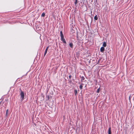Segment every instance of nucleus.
<instances>
[{
    "label": "nucleus",
    "mask_w": 134,
    "mask_h": 134,
    "mask_svg": "<svg viewBox=\"0 0 134 134\" xmlns=\"http://www.w3.org/2000/svg\"><path fill=\"white\" fill-rule=\"evenodd\" d=\"M20 90L21 91L20 95L21 98V100H23L24 99V92L21 90V88H20Z\"/></svg>",
    "instance_id": "obj_1"
},
{
    "label": "nucleus",
    "mask_w": 134,
    "mask_h": 134,
    "mask_svg": "<svg viewBox=\"0 0 134 134\" xmlns=\"http://www.w3.org/2000/svg\"><path fill=\"white\" fill-rule=\"evenodd\" d=\"M61 40L65 44L66 43V42L65 41V39H64V37L62 38H61Z\"/></svg>",
    "instance_id": "obj_2"
},
{
    "label": "nucleus",
    "mask_w": 134,
    "mask_h": 134,
    "mask_svg": "<svg viewBox=\"0 0 134 134\" xmlns=\"http://www.w3.org/2000/svg\"><path fill=\"white\" fill-rule=\"evenodd\" d=\"M105 50V48L104 47H101L100 48V51L102 52L103 53Z\"/></svg>",
    "instance_id": "obj_3"
},
{
    "label": "nucleus",
    "mask_w": 134,
    "mask_h": 134,
    "mask_svg": "<svg viewBox=\"0 0 134 134\" xmlns=\"http://www.w3.org/2000/svg\"><path fill=\"white\" fill-rule=\"evenodd\" d=\"M83 83H82L81 84L80 86H79V88H80L81 89V90H82V88H83Z\"/></svg>",
    "instance_id": "obj_4"
},
{
    "label": "nucleus",
    "mask_w": 134,
    "mask_h": 134,
    "mask_svg": "<svg viewBox=\"0 0 134 134\" xmlns=\"http://www.w3.org/2000/svg\"><path fill=\"white\" fill-rule=\"evenodd\" d=\"M60 36H61V38L64 37V35L62 33V31H61L60 32Z\"/></svg>",
    "instance_id": "obj_5"
},
{
    "label": "nucleus",
    "mask_w": 134,
    "mask_h": 134,
    "mask_svg": "<svg viewBox=\"0 0 134 134\" xmlns=\"http://www.w3.org/2000/svg\"><path fill=\"white\" fill-rule=\"evenodd\" d=\"M80 77L81 78V81L82 82H83V81L84 80L85 78L83 76L81 77L80 76Z\"/></svg>",
    "instance_id": "obj_6"
},
{
    "label": "nucleus",
    "mask_w": 134,
    "mask_h": 134,
    "mask_svg": "<svg viewBox=\"0 0 134 134\" xmlns=\"http://www.w3.org/2000/svg\"><path fill=\"white\" fill-rule=\"evenodd\" d=\"M111 128L109 127L108 129V134H111Z\"/></svg>",
    "instance_id": "obj_7"
},
{
    "label": "nucleus",
    "mask_w": 134,
    "mask_h": 134,
    "mask_svg": "<svg viewBox=\"0 0 134 134\" xmlns=\"http://www.w3.org/2000/svg\"><path fill=\"white\" fill-rule=\"evenodd\" d=\"M70 47L71 48H72L73 47V44L72 43H69V44Z\"/></svg>",
    "instance_id": "obj_8"
},
{
    "label": "nucleus",
    "mask_w": 134,
    "mask_h": 134,
    "mask_svg": "<svg viewBox=\"0 0 134 134\" xmlns=\"http://www.w3.org/2000/svg\"><path fill=\"white\" fill-rule=\"evenodd\" d=\"M94 19L95 20H97L98 19V18L97 15H96L94 16Z\"/></svg>",
    "instance_id": "obj_9"
},
{
    "label": "nucleus",
    "mask_w": 134,
    "mask_h": 134,
    "mask_svg": "<svg viewBox=\"0 0 134 134\" xmlns=\"http://www.w3.org/2000/svg\"><path fill=\"white\" fill-rule=\"evenodd\" d=\"M103 47H105L106 46V44L105 42H104L103 43Z\"/></svg>",
    "instance_id": "obj_10"
},
{
    "label": "nucleus",
    "mask_w": 134,
    "mask_h": 134,
    "mask_svg": "<svg viewBox=\"0 0 134 134\" xmlns=\"http://www.w3.org/2000/svg\"><path fill=\"white\" fill-rule=\"evenodd\" d=\"M47 51H48V50H47V49H45V51L44 52V56H45L46 54L47 53Z\"/></svg>",
    "instance_id": "obj_11"
},
{
    "label": "nucleus",
    "mask_w": 134,
    "mask_h": 134,
    "mask_svg": "<svg viewBox=\"0 0 134 134\" xmlns=\"http://www.w3.org/2000/svg\"><path fill=\"white\" fill-rule=\"evenodd\" d=\"M100 87H99L97 91V93H99L100 92Z\"/></svg>",
    "instance_id": "obj_12"
},
{
    "label": "nucleus",
    "mask_w": 134,
    "mask_h": 134,
    "mask_svg": "<svg viewBox=\"0 0 134 134\" xmlns=\"http://www.w3.org/2000/svg\"><path fill=\"white\" fill-rule=\"evenodd\" d=\"M74 93H75V95H76L77 93V90H74Z\"/></svg>",
    "instance_id": "obj_13"
},
{
    "label": "nucleus",
    "mask_w": 134,
    "mask_h": 134,
    "mask_svg": "<svg viewBox=\"0 0 134 134\" xmlns=\"http://www.w3.org/2000/svg\"><path fill=\"white\" fill-rule=\"evenodd\" d=\"M45 15V14L44 13H43L41 14V16L42 17H44Z\"/></svg>",
    "instance_id": "obj_14"
},
{
    "label": "nucleus",
    "mask_w": 134,
    "mask_h": 134,
    "mask_svg": "<svg viewBox=\"0 0 134 134\" xmlns=\"http://www.w3.org/2000/svg\"><path fill=\"white\" fill-rule=\"evenodd\" d=\"M8 110L7 109V110L6 111V116H7V115L8 113Z\"/></svg>",
    "instance_id": "obj_15"
},
{
    "label": "nucleus",
    "mask_w": 134,
    "mask_h": 134,
    "mask_svg": "<svg viewBox=\"0 0 134 134\" xmlns=\"http://www.w3.org/2000/svg\"><path fill=\"white\" fill-rule=\"evenodd\" d=\"M131 99V95H130L129 97V100H130Z\"/></svg>",
    "instance_id": "obj_16"
},
{
    "label": "nucleus",
    "mask_w": 134,
    "mask_h": 134,
    "mask_svg": "<svg viewBox=\"0 0 134 134\" xmlns=\"http://www.w3.org/2000/svg\"><path fill=\"white\" fill-rule=\"evenodd\" d=\"M77 3V0H76L75 1V4H76Z\"/></svg>",
    "instance_id": "obj_17"
},
{
    "label": "nucleus",
    "mask_w": 134,
    "mask_h": 134,
    "mask_svg": "<svg viewBox=\"0 0 134 134\" xmlns=\"http://www.w3.org/2000/svg\"><path fill=\"white\" fill-rule=\"evenodd\" d=\"M71 75H70L69 76V79H70L71 78Z\"/></svg>",
    "instance_id": "obj_18"
},
{
    "label": "nucleus",
    "mask_w": 134,
    "mask_h": 134,
    "mask_svg": "<svg viewBox=\"0 0 134 134\" xmlns=\"http://www.w3.org/2000/svg\"><path fill=\"white\" fill-rule=\"evenodd\" d=\"M48 48H49V46H48L47 47V48L46 49H47V50H48Z\"/></svg>",
    "instance_id": "obj_19"
},
{
    "label": "nucleus",
    "mask_w": 134,
    "mask_h": 134,
    "mask_svg": "<svg viewBox=\"0 0 134 134\" xmlns=\"http://www.w3.org/2000/svg\"><path fill=\"white\" fill-rule=\"evenodd\" d=\"M1 101L0 102V105L1 104Z\"/></svg>",
    "instance_id": "obj_20"
}]
</instances>
